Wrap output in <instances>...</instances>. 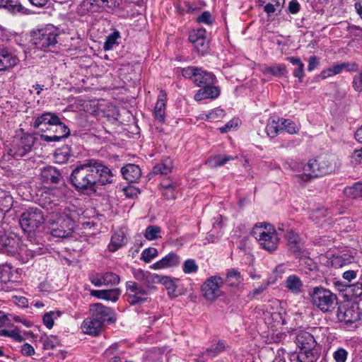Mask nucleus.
<instances>
[{
    "label": "nucleus",
    "instance_id": "8fccbe9b",
    "mask_svg": "<svg viewBox=\"0 0 362 362\" xmlns=\"http://www.w3.org/2000/svg\"><path fill=\"white\" fill-rule=\"evenodd\" d=\"M119 37V33L115 30L112 33L107 37L106 41L104 43L103 48L105 50H110L116 44L117 40Z\"/></svg>",
    "mask_w": 362,
    "mask_h": 362
},
{
    "label": "nucleus",
    "instance_id": "79ce46f5",
    "mask_svg": "<svg viewBox=\"0 0 362 362\" xmlns=\"http://www.w3.org/2000/svg\"><path fill=\"white\" fill-rule=\"evenodd\" d=\"M0 195H4L3 199H0V207L2 211H8L13 206V197L8 192L0 189Z\"/></svg>",
    "mask_w": 362,
    "mask_h": 362
},
{
    "label": "nucleus",
    "instance_id": "1a4fd4ad",
    "mask_svg": "<svg viewBox=\"0 0 362 362\" xmlns=\"http://www.w3.org/2000/svg\"><path fill=\"white\" fill-rule=\"evenodd\" d=\"M35 141V139L33 135L24 134L13 141L8 153L14 158H21L30 152Z\"/></svg>",
    "mask_w": 362,
    "mask_h": 362
},
{
    "label": "nucleus",
    "instance_id": "6e6d98bb",
    "mask_svg": "<svg viewBox=\"0 0 362 362\" xmlns=\"http://www.w3.org/2000/svg\"><path fill=\"white\" fill-rule=\"evenodd\" d=\"M104 297L103 299L106 300H111L113 302H115L117 300L120 294V292L119 289L115 288V289H110V290H104Z\"/></svg>",
    "mask_w": 362,
    "mask_h": 362
},
{
    "label": "nucleus",
    "instance_id": "423d86ee",
    "mask_svg": "<svg viewBox=\"0 0 362 362\" xmlns=\"http://www.w3.org/2000/svg\"><path fill=\"white\" fill-rule=\"evenodd\" d=\"M151 288L149 285L144 286L133 281H127L125 293L127 301L132 305L147 302V296L149 294Z\"/></svg>",
    "mask_w": 362,
    "mask_h": 362
},
{
    "label": "nucleus",
    "instance_id": "a19ab883",
    "mask_svg": "<svg viewBox=\"0 0 362 362\" xmlns=\"http://www.w3.org/2000/svg\"><path fill=\"white\" fill-rule=\"evenodd\" d=\"M132 274L136 280H137L139 282L145 283L147 285H148L150 283L152 282V276L153 275H151V274L148 272H145L142 270L141 269H134L132 270Z\"/></svg>",
    "mask_w": 362,
    "mask_h": 362
},
{
    "label": "nucleus",
    "instance_id": "393cba45",
    "mask_svg": "<svg viewBox=\"0 0 362 362\" xmlns=\"http://www.w3.org/2000/svg\"><path fill=\"white\" fill-rule=\"evenodd\" d=\"M180 257L175 253H169L160 260L154 263L151 268L153 269H162L168 267H176L180 263Z\"/></svg>",
    "mask_w": 362,
    "mask_h": 362
},
{
    "label": "nucleus",
    "instance_id": "58836bf2",
    "mask_svg": "<svg viewBox=\"0 0 362 362\" xmlns=\"http://www.w3.org/2000/svg\"><path fill=\"white\" fill-rule=\"evenodd\" d=\"M0 8H4L12 13L21 12L23 9L18 0H0Z\"/></svg>",
    "mask_w": 362,
    "mask_h": 362
},
{
    "label": "nucleus",
    "instance_id": "a18cd8bd",
    "mask_svg": "<svg viewBox=\"0 0 362 362\" xmlns=\"http://www.w3.org/2000/svg\"><path fill=\"white\" fill-rule=\"evenodd\" d=\"M161 228L156 225L148 226L145 230L144 237L148 240H156L159 238L158 234L160 233Z\"/></svg>",
    "mask_w": 362,
    "mask_h": 362
},
{
    "label": "nucleus",
    "instance_id": "ddd939ff",
    "mask_svg": "<svg viewBox=\"0 0 362 362\" xmlns=\"http://www.w3.org/2000/svg\"><path fill=\"white\" fill-rule=\"evenodd\" d=\"M337 317L340 322L352 324L360 320V309L356 305L348 308L341 305L338 308Z\"/></svg>",
    "mask_w": 362,
    "mask_h": 362
},
{
    "label": "nucleus",
    "instance_id": "338daca9",
    "mask_svg": "<svg viewBox=\"0 0 362 362\" xmlns=\"http://www.w3.org/2000/svg\"><path fill=\"white\" fill-rule=\"evenodd\" d=\"M238 124H239V119H233L230 120V122H227L224 127H221L219 129L221 133H226L230 129L238 127Z\"/></svg>",
    "mask_w": 362,
    "mask_h": 362
},
{
    "label": "nucleus",
    "instance_id": "ea45409f",
    "mask_svg": "<svg viewBox=\"0 0 362 362\" xmlns=\"http://www.w3.org/2000/svg\"><path fill=\"white\" fill-rule=\"evenodd\" d=\"M344 193L347 197L354 199H362V183L358 182L352 186L346 187L344 189Z\"/></svg>",
    "mask_w": 362,
    "mask_h": 362
},
{
    "label": "nucleus",
    "instance_id": "c9c22d12",
    "mask_svg": "<svg viewBox=\"0 0 362 362\" xmlns=\"http://www.w3.org/2000/svg\"><path fill=\"white\" fill-rule=\"evenodd\" d=\"M54 156L57 163H64L69 159L71 156V148L68 146H64L60 148L57 149Z\"/></svg>",
    "mask_w": 362,
    "mask_h": 362
},
{
    "label": "nucleus",
    "instance_id": "412c9836",
    "mask_svg": "<svg viewBox=\"0 0 362 362\" xmlns=\"http://www.w3.org/2000/svg\"><path fill=\"white\" fill-rule=\"evenodd\" d=\"M18 62V58L7 48L0 47V71L13 67Z\"/></svg>",
    "mask_w": 362,
    "mask_h": 362
},
{
    "label": "nucleus",
    "instance_id": "20e7f679",
    "mask_svg": "<svg viewBox=\"0 0 362 362\" xmlns=\"http://www.w3.org/2000/svg\"><path fill=\"white\" fill-rule=\"evenodd\" d=\"M58 30L52 26L48 25L33 33L32 40L37 49L42 50H51L56 47L58 42Z\"/></svg>",
    "mask_w": 362,
    "mask_h": 362
},
{
    "label": "nucleus",
    "instance_id": "de8ad7c7",
    "mask_svg": "<svg viewBox=\"0 0 362 362\" xmlns=\"http://www.w3.org/2000/svg\"><path fill=\"white\" fill-rule=\"evenodd\" d=\"M43 200L41 206L42 208L46 209L47 210H52L54 207H57L58 206L57 202L58 199H52L50 197V194L45 192L44 194H42Z\"/></svg>",
    "mask_w": 362,
    "mask_h": 362
},
{
    "label": "nucleus",
    "instance_id": "aec40b11",
    "mask_svg": "<svg viewBox=\"0 0 362 362\" xmlns=\"http://www.w3.org/2000/svg\"><path fill=\"white\" fill-rule=\"evenodd\" d=\"M41 180L47 184H59L63 179L59 170L53 166H47L41 170Z\"/></svg>",
    "mask_w": 362,
    "mask_h": 362
},
{
    "label": "nucleus",
    "instance_id": "13d9d810",
    "mask_svg": "<svg viewBox=\"0 0 362 362\" xmlns=\"http://www.w3.org/2000/svg\"><path fill=\"white\" fill-rule=\"evenodd\" d=\"M197 71H199V68L195 66H187L182 69V74L185 78L191 79L194 81Z\"/></svg>",
    "mask_w": 362,
    "mask_h": 362
},
{
    "label": "nucleus",
    "instance_id": "dca6fc26",
    "mask_svg": "<svg viewBox=\"0 0 362 362\" xmlns=\"http://www.w3.org/2000/svg\"><path fill=\"white\" fill-rule=\"evenodd\" d=\"M320 356V349L300 350L289 355L290 362H316Z\"/></svg>",
    "mask_w": 362,
    "mask_h": 362
},
{
    "label": "nucleus",
    "instance_id": "f03ea898",
    "mask_svg": "<svg viewBox=\"0 0 362 362\" xmlns=\"http://www.w3.org/2000/svg\"><path fill=\"white\" fill-rule=\"evenodd\" d=\"M252 234L262 249L269 252H273L277 249L279 238L273 226L265 223H257L252 229Z\"/></svg>",
    "mask_w": 362,
    "mask_h": 362
},
{
    "label": "nucleus",
    "instance_id": "a211bd4d",
    "mask_svg": "<svg viewBox=\"0 0 362 362\" xmlns=\"http://www.w3.org/2000/svg\"><path fill=\"white\" fill-rule=\"evenodd\" d=\"M59 122V117L55 114L50 112H46L42 115H37L35 117L33 127L42 132H45V127L48 125L50 127Z\"/></svg>",
    "mask_w": 362,
    "mask_h": 362
},
{
    "label": "nucleus",
    "instance_id": "9b49d317",
    "mask_svg": "<svg viewBox=\"0 0 362 362\" xmlns=\"http://www.w3.org/2000/svg\"><path fill=\"white\" fill-rule=\"evenodd\" d=\"M46 129L49 131L50 134H41L40 138L47 142H58L62 139L67 138L70 134L69 127L62 122L60 119L58 123L47 127Z\"/></svg>",
    "mask_w": 362,
    "mask_h": 362
},
{
    "label": "nucleus",
    "instance_id": "bf43d9fd",
    "mask_svg": "<svg viewBox=\"0 0 362 362\" xmlns=\"http://www.w3.org/2000/svg\"><path fill=\"white\" fill-rule=\"evenodd\" d=\"M21 248H23L24 250L22 252L19 251L17 254L20 255L23 262L25 263L34 257L35 252L33 250L28 249L25 246L21 245Z\"/></svg>",
    "mask_w": 362,
    "mask_h": 362
},
{
    "label": "nucleus",
    "instance_id": "6ab92c4d",
    "mask_svg": "<svg viewBox=\"0 0 362 362\" xmlns=\"http://www.w3.org/2000/svg\"><path fill=\"white\" fill-rule=\"evenodd\" d=\"M295 342L300 350H310L320 349L313 334L307 332H299Z\"/></svg>",
    "mask_w": 362,
    "mask_h": 362
},
{
    "label": "nucleus",
    "instance_id": "864d4df0",
    "mask_svg": "<svg viewBox=\"0 0 362 362\" xmlns=\"http://www.w3.org/2000/svg\"><path fill=\"white\" fill-rule=\"evenodd\" d=\"M198 270V266L192 259H187L183 264V272L185 274L196 273Z\"/></svg>",
    "mask_w": 362,
    "mask_h": 362
},
{
    "label": "nucleus",
    "instance_id": "4c0bfd02",
    "mask_svg": "<svg viewBox=\"0 0 362 362\" xmlns=\"http://www.w3.org/2000/svg\"><path fill=\"white\" fill-rule=\"evenodd\" d=\"M91 6H98L100 8L113 9L119 6L122 0H89Z\"/></svg>",
    "mask_w": 362,
    "mask_h": 362
},
{
    "label": "nucleus",
    "instance_id": "5701e85b",
    "mask_svg": "<svg viewBox=\"0 0 362 362\" xmlns=\"http://www.w3.org/2000/svg\"><path fill=\"white\" fill-rule=\"evenodd\" d=\"M285 0H259V6H262L264 11L268 16H277L284 6Z\"/></svg>",
    "mask_w": 362,
    "mask_h": 362
},
{
    "label": "nucleus",
    "instance_id": "69168bd1",
    "mask_svg": "<svg viewBox=\"0 0 362 362\" xmlns=\"http://www.w3.org/2000/svg\"><path fill=\"white\" fill-rule=\"evenodd\" d=\"M352 295L356 298H362V282H357L349 286Z\"/></svg>",
    "mask_w": 362,
    "mask_h": 362
},
{
    "label": "nucleus",
    "instance_id": "37998d69",
    "mask_svg": "<svg viewBox=\"0 0 362 362\" xmlns=\"http://www.w3.org/2000/svg\"><path fill=\"white\" fill-rule=\"evenodd\" d=\"M61 314L62 313L60 311H51L45 313L42 317L44 325L48 329L52 328L54 320L59 317L61 316Z\"/></svg>",
    "mask_w": 362,
    "mask_h": 362
},
{
    "label": "nucleus",
    "instance_id": "0eeeda50",
    "mask_svg": "<svg viewBox=\"0 0 362 362\" xmlns=\"http://www.w3.org/2000/svg\"><path fill=\"white\" fill-rule=\"evenodd\" d=\"M23 250V248H21L20 238L0 226V253L13 256L19 251L22 252Z\"/></svg>",
    "mask_w": 362,
    "mask_h": 362
},
{
    "label": "nucleus",
    "instance_id": "cd10ccee",
    "mask_svg": "<svg viewBox=\"0 0 362 362\" xmlns=\"http://www.w3.org/2000/svg\"><path fill=\"white\" fill-rule=\"evenodd\" d=\"M166 96L165 92L164 90H161L154 108V117L156 120L160 123H163L165 121Z\"/></svg>",
    "mask_w": 362,
    "mask_h": 362
},
{
    "label": "nucleus",
    "instance_id": "bb28decb",
    "mask_svg": "<svg viewBox=\"0 0 362 362\" xmlns=\"http://www.w3.org/2000/svg\"><path fill=\"white\" fill-rule=\"evenodd\" d=\"M123 177L129 182L136 181L141 176L140 168L135 164H127L121 169Z\"/></svg>",
    "mask_w": 362,
    "mask_h": 362
},
{
    "label": "nucleus",
    "instance_id": "6e6552de",
    "mask_svg": "<svg viewBox=\"0 0 362 362\" xmlns=\"http://www.w3.org/2000/svg\"><path fill=\"white\" fill-rule=\"evenodd\" d=\"M223 284V279L219 276L215 275L206 279L201 288L203 296L208 301H214L223 296L221 288Z\"/></svg>",
    "mask_w": 362,
    "mask_h": 362
},
{
    "label": "nucleus",
    "instance_id": "2eb2a0df",
    "mask_svg": "<svg viewBox=\"0 0 362 362\" xmlns=\"http://www.w3.org/2000/svg\"><path fill=\"white\" fill-rule=\"evenodd\" d=\"M318 170L321 176L334 172L338 168V158L333 154H325L317 156Z\"/></svg>",
    "mask_w": 362,
    "mask_h": 362
},
{
    "label": "nucleus",
    "instance_id": "0e129e2a",
    "mask_svg": "<svg viewBox=\"0 0 362 362\" xmlns=\"http://www.w3.org/2000/svg\"><path fill=\"white\" fill-rule=\"evenodd\" d=\"M352 85L356 91H362V69L360 73L354 77Z\"/></svg>",
    "mask_w": 362,
    "mask_h": 362
},
{
    "label": "nucleus",
    "instance_id": "f3484780",
    "mask_svg": "<svg viewBox=\"0 0 362 362\" xmlns=\"http://www.w3.org/2000/svg\"><path fill=\"white\" fill-rule=\"evenodd\" d=\"M206 34V31L204 28L193 30L189 34V40L199 52L204 53L208 48Z\"/></svg>",
    "mask_w": 362,
    "mask_h": 362
},
{
    "label": "nucleus",
    "instance_id": "4d7b16f0",
    "mask_svg": "<svg viewBox=\"0 0 362 362\" xmlns=\"http://www.w3.org/2000/svg\"><path fill=\"white\" fill-rule=\"evenodd\" d=\"M348 352L343 348H339L333 354L335 362H346Z\"/></svg>",
    "mask_w": 362,
    "mask_h": 362
},
{
    "label": "nucleus",
    "instance_id": "2f4dec72",
    "mask_svg": "<svg viewBox=\"0 0 362 362\" xmlns=\"http://www.w3.org/2000/svg\"><path fill=\"white\" fill-rule=\"evenodd\" d=\"M243 278L240 272L235 269L227 270L224 284L230 287H238L243 281Z\"/></svg>",
    "mask_w": 362,
    "mask_h": 362
},
{
    "label": "nucleus",
    "instance_id": "7c9ffc66",
    "mask_svg": "<svg viewBox=\"0 0 362 362\" xmlns=\"http://www.w3.org/2000/svg\"><path fill=\"white\" fill-rule=\"evenodd\" d=\"M216 77L212 73L208 72L199 68V71L197 72L194 83L199 87L206 84H214L215 83Z\"/></svg>",
    "mask_w": 362,
    "mask_h": 362
},
{
    "label": "nucleus",
    "instance_id": "e2e57ef3",
    "mask_svg": "<svg viewBox=\"0 0 362 362\" xmlns=\"http://www.w3.org/2000/svg\"><path fill=\"white\" fill-rule=\"evenodd\" d=\"M197 21L199 23H204L206 25H211L213 23V18H211V15L209 11L203 12L200 16L197 17Z\"/></svg>",
    "mask_w": 362,
    "mask_h": 362
},
{
    "label": "nucleus",
    "instance_id": "72a5a7b5",
    "mask_svg": "<svg viewBox=\"0 0 362 362\" xmlns=\"http://www.w3.org/2000/svg\"><path fill=\"white\" fill-rule=\"evenodd\" d=\"M172 168V160L170 158H165L153 168L152 173L154 175H167L171 172Z\"/></svg>",
    "mask_w": 362,
    "mask_h": 362
},
{
    "label": "nucleus",
    "instance_id": "e433bc0d",
    "mask_svg": "<svg viewBox=\"0 0 362 362\" xmlns=\"http://www.w3.org/2000/svg\"><path fill=\"white\" fill-rule=\"evenodd\" d=\"M233 159L234 158L230 156L217 155L209 158L207 160L206 164L211 168H216L224 165L227 162L233 160Z\"/></svg>",
    "mask_w": 362,
    "mask_h": 362
},
{
    "label": "nucleus",
    "instance_id": "052dcab7",
    "mask_svg": "<svg viewBox=\"0 0 362 362\" xmlns=\"http://www.w3.org/2000/svg\"><path fill=\"white\" fill-rule=\"evenodd\" d=\"M225 349V343L223 341H219L215 346H211L206 349L203 354L209 355L211 352L217 354Z\"/></svg>",
    "mask_w": 362,
    "mask_h": 362
},
{
    "label": "nucleus",
    "instance_id": "f8f14e48",
    "mask_svg": "<svg viewBox=\"0 0 362 362\" xmlns=\"http://www.w3.org/2000/svg\"><path fill=\"white\" fill-rule=\"evenodd\" d=\"M317 157L310 159L307 163H295L296 170L302 172L298 177L304 181H308L312 178L321 176L320 169L318 170Z\"/></svg>",
    "mask_w": 362,
    "mask_h": 362
},
{
    "label": "nucleus",
    "instance_id": "4be33fe9",
    "mask_svg": "<svg viewBox=\"0 0 362 362\" xmlns=\"http://www.w3.org/2000/svg\"><path fill=\"white\" fill-rule=\"evenodd\" d=\"M212 85L213 84H206L202 86L203 87L194 95V100L200 101L207 98H216L220 95V88L218 86Z\"/></svg>",
    "mask_w": 362,
    "mask_h": 362
},
{
    "label": "nucleus",
    "instance_id": "9d476101",
    "mask_svg": "<svg viewBox=\"0 0 362 362\" xmlns=\"http://www.w3.org/2000/svg\"><path fill=\"white\" fill-rule=\"evenodd\" d=\"M74 221L66 215H61L57 221L51 223L50 233L57 238L68 237L73 232Z\"/></svg>",
    "mask_w": 362,
    "mask_h": 362
},
{
    "label": "nucleus",
    "instance_id": "c756f323",
    "mask_svg": "<svg viewBox=\"0 0 362 362\" xmlns=\"http://www.w3.org/2000/svg\"><path fill=\"white\" fill-rule=\"evenodd\" d=\"M286 238L288 240L289 250L295 255H300L302 252L303 245L299 235L293 231H289L286 233Z\"/></svg>",
    "mask_w": 362,
    "mask_h": 362
},
{
    "label": "nucleus",
    "instance_id": "09e8293b",
    "mask_svg": "<svg viewBox=\"0 0 362 362\" xmlns=\"http://www.w3.org/2000/svg\"><path fill=\"white\" fill-rule=\"evenodd\" d=\"M279 122L273 119L267 125L266 132L269 136L274 138L281 131V126L279 125Z\"/></svg>",
    "mask_w": 362,
    "mask_h": 362
},
{
    "label": "nucleus",
    "instance_id": "f257e3e1",
    "mask_svg": "<svg viewBox=\"0 0 362 362\" xmlns=\"http://www.w3.org/2000/svg\"><path fill=\"white\" fill-rule=\"evenodd\" d=\"M112 170L96 159H88L78 164L70 175V181L78 192L96 191L97 186L112 183Z\"/></svg>",
    "mask_w": 362,
    "mask_h": 362
},
{
    "label": "nucleus",
    "instance_id": "473e14b6",
    "mask_svg": "<svg viewBox=\"0 0 362 362\" xmlns=\"http://www.w3.org/2000/svg\"><path fill=\"white\" fill-rule=\"evenodd\" d=\"M125 245L126 236L124 232L122 230H118L112 235L110 243L108 245V250L113 252Z\"/></svg>",
    "mask_w": 362,
    "mask_h": 362
},
{
    "label": "nucleus",
    "instance_id": "3c124183",
    "mask_svg": "<svg viewBox=\"0 0 362 362\" xmlns=\"http://www.w3.org/2000/svg\"><path fill=\"white\" fill-rule=\"evenodd\" d=\"M0 335L11 337L19 342L23 340V337L21 335L20 331L17 327H15L12 330L1 329L0 330Z\"/></svg>",
    "mask_w": 362,
    "mask_h": 362
},
{
    "label": "nucleus",
    "instance_id": "c03bdc74",
    "mask_svg": "<svg viewBox=\"0 0 362 362\" xmlns=\"http://www.w3.org/2000/svg\"><path fill=\"white\" fill-rule=\"evenodd\" d=\"M279 122H281V129L286 131L288 133L293 134H296L298 131L295 122L290 119H279Z\"/></svg>",
    "mask_w": 362,
    "mask_h": 362
},
{
    "label": "nucleus",
    "instance_id": "49530a36",
    "mask_svg": "<svg viewBox=\"0 0 362 362\" xmlns=\"http://www.w3.org/2000/svg\"><path fill=\"white\" fill-rule=\"evenodd\" d=\"M102 279L104 286L116 285L119 282V276L112 272L102 274Z\"/></svg>",
    "mask_w": 362,
    "mask_h": 362
},
{
    "label": "nucleus",
    "instance_id": "774afa93",
    "mask_svg": "<svg viewBox=\"0 0 362 362\" xmlns=\"http://www.w3.org/2000/svg\"><path fill=\"white\" fill-rule=\"evenodd\" d=\"M123 191L125 196L128 198H133L134 197H136L139 193V190L133 186H129L127 187H125L124 188Z\"/></svg>",
    "mask_w": 362,
    "mask_h": 362
},
{
    "label": "nucleus",
    "instance_id": "680f3d73",
    "mask_svg": "<svg viewBox=\"0 0 362 362\" xmlns=\"http://www.w3.org/2000/svg\"><path fill=\"white\" fill-rule=\"evenodd\" d=\"M268 282L261 284L258 288L250 291L247 295V297L250 299L255 298L257 296L262 293L264 291H266L268 288Z\"/></svg>",
    "mask_w": 362,
    "mask_h": 362
},
{
    "label": "nucleus",
    "instance_id": "5fc2aeb1",
    "mask_svg": "<svg viewBox=\"0 0 362 362\" xmlns=\"http://www.w3.org/2000/svg\"><path fill=\"white\" fill-rule=\"evenodd\" d=\"M162 187L163 188V195L165 197V199H172L175 198L176 192L173 184H162Z\"/></svg>",
    "mask_w": 362,
    "mask_h": 362
},
{
    "label": "nucleus",
    "instance_id": "a878e982",
    "mask_svg": "<svg viewBox=\"0 0 362 362\" xmlns=\"http://www.w3.org/2000/svg\"><path fill=\"white\" fill-rule=\"evenodd\" d=\"M285 287L294 295H299L303 292V283L296 275H290L285 280Z\"/></svg>",
    "mask_w": 362,
    "mask_h": 362
},
{
    "label": "nucleus",
    "instance_id": "39448f33",
    "mask_svg": "<svg viewBox=\"0 0 362 362\" xmlns=\"http://www.w3.org/2000/svg\"><path fill=\"white\" fill-rule=\"evenodd\" d=\"M45 221L41 209L31 207L23 212L19 219V223L23 230L29 233L39 230Z\"/></svg>",
    "mask_w": 362,
    "mask_h": 362
},
{
    "label": "nucleus",
    "instance_id": "4468645a",
    "mask_svg": "<svg viewBox=\"0 0 362 362\" xmlns=\"http://www.w3.org/2000/svg\"><path fill=\"white\" fill-rule=\"evenodd\" d=\"M90 312L95 318L101 321L103 324H105L106 322H112L115 321L113 310L102 303L91 304L90 305Z\"/></svg>",
    "mask_w": 362,
    "mask_h": 362
},
{
    "label": "nucleus",
    "instance_id": "b1692460",
    "mask_svg": "<svg viewBox=\"0 0 362 362\" xmlns=\"http://www.w3.org/2000/svg\"><path fill=\"white\" fill-rule=\"evenodd\" d=\"M103 325L101 321L97 320L91 315V317L86 318L83 321L82 328L86 334L97 335L101 331Z\"/></svg>",
    "mask_w": 362,
    "mask_h": 362
},
{
    "label": "nucleus",
    "instance_id": "603ef678",
    "mask_svg": "<svg viewBox=\"0 0 362 362\" xmlns=\"http://www.w3.org/2000/svg\"><path fill=\"white\" fill-rule=\"evenodd\" d=\"M158 250L154 247L145 249L141 253V259L145 262H150L153 258L158 255Z\"/></svg>",
    "mask_w": 362,
    "mask_h": 362
},
{
    "label": "nucleus",
    "instance_id": "7ed1b4c3",
    "mask_svg": "<svg viewBox=\"0 0 362 362\" xmlns=\"http://www.w3.org/2000/svg\"><path fill=\"white\" fill-rule=\"evenodd\" d=\"M309 295L313 305L323 313L332 311L337 303V295L322 286L313 288Z\"/></svg>",
    "mask_w": 362,
    "mask_h": 362
},
{
    "label": "nucleus",
    "instance_id": "f704fd0d",
    "mask_svg": "<svg viewBox=\"0 0 362 362\" xmlns=\"http://www.w3.org/2000/svg\"><path fill=\"white\" fill-rule=\"evenodd\" d=\"M261 71L265 75H272L274 76H281L286 73V66L282 64L271 66H264Z\"/></svg>",
    "mask_w": 362,
    "mask_h": 362
},
{
    "label": "nucleus",
    "instance_id": "c85d7f7f",
    "mask_svg": "<svg viewBox=\"0 0 362 362\" xmlns=\"http://www.w3.org/2000/svg\"><path fill=\"white\" fill-rule=\"evenodd\" d=\"M152 282L160 283L163 284L165 286L170 296L175 297L176 296L175 292L177 286L174 281L170 277L158 274H153Z\"/></svg>",
    "mask_w": 362,
    "mask_h": 362
}]
</instances>
